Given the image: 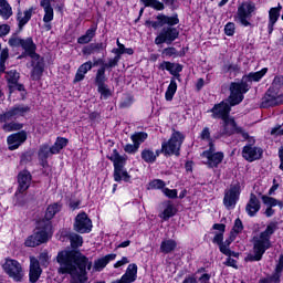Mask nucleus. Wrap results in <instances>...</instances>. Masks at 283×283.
<instances>
[{"label": "nucleus", "mask_w": 283, "mask_h": 283, "mask_svg": "<svg viewBox=\"0 0 283 283\" xmlns=\"http://www.w3.org/2000/svg\"><path fill=\"white\" fill-rule=\"evenodd\" d=\"M56 262L59 275H71L72 283L87 282V270H92V261L76 251H62L57 253Z\"/></svg>", "instance_id": "nucleus-1"}, {"label": "nucleus", "mask_w": 283, "mask_h": 283, "mask_svg": "<svg viewBox=\"0 0 283 283\" xmlns=\"http://www.w3.org/2000/svg\"><path fill=\"white\" fill-rule=\"evenodd\" d=\"M229 90V97L210 109L212 118H220L221 120L229 118L231 107H235V105H240L244 101V94L249 92V84L244 82L243 77L240 82H232Z\"/></svg>", "instance_id": "nucleus-2"}, {"label": "nucleus", "mask_w": 283, "mask_h": 283, "mask_svg": "<svg viewBox=\"0 0 283 283\" xmlns=\"http://www.w3.org/2000/svg\"><path fill=\"white\" fill-rule=\"evenodd\" d=\"M275 231H277V223L271 222L265 231L253 238V253L247 255L245 262H260L262 260V255L266 253L268 249H271V237Z\"/></svg>", "instance_id": "nucleus-3"}, {"label": "nucleus", "mask_w": 283, "mask_h": 283, "mask_svg": "<svg viewBox=\"0 0 283 283\" xmlns=\"http://www.w3.org/2000/svg\"><path fill=\"white\" fill-rule=\"evenodd\" d=\"M185 142V135L180 132H174L170 139L164 142L161 144V149H157L155 151V158L164 154L165 156H180V147H182V143Z\"/></svg>", "instance_id": "nucleus-4"}, {"label": "nucleus", "mask_w": 283, "mask_h": 283, "mask_svg": "<svg viewBox=\"0 0 283 283\" xmlns=\"http://www.w3.org/2000/svg\"><path fill=\"white\" fill-rule=\"evenodd\" d=\"M52 233V226L50 222H38L36 231L27 238L24 244L25 247H39L40 244H44L48 241V238Z\"/></svg>", "instance_id": "nucleus-5"}, {"label": "nucleus", "mask_w": 283, "mask_h": 283, "mask_svg": "<svg viewBox=\"0 0 283 283\" xmlns=\"http://www.w3.org/2000/svg\"><path fill=\"white\" fill-rule=\"evenodd\" d=\"M114 165V180L115 182H120V180H124V182H129L132 179V176L125 170V164L127 163V158L124 156H120L118 154V150L114 149L113 155L109 158Z\"/></svg>", "instance_id": "nucleus-6"}, {"label": "nucleus", "mask_w": 283, "mask_h": 283, "mask_svg": "<svg viewBox=\"0 0 283 283\" xmlns=\"http://www.w3.org/2000/svg\"><path fill=\"white\" fill-rule=\"evenodd\" d=\"M255 3L252 1L242 2L237 10L235 21L242 28H253V23L251 19L253 17V12H255Z\"/></svg>", "instance_id": "nucleus-7"}, {"label": "nucleus", "mask_w": 283, "mask_h": 283, "mask_svg": "<svg viewBox=\"0 0 283 283\" xmlns=\"http://www.w3.org/2000/svg\"><path fill=\"white\" fill-rule=\"evenodd\" d=\"M233 134H241L242 138H249V133H247L242 127H239L235 119L231 116L222 119V128L214 136V138H222V136H233Z\"/></svg>", "instance_id": "nucleus-8"}, {"label": "nucleus", "mask_w": 283, "mask_h": 283, "mask_svg": "<svg viewBox=\"0 0 283 283\" xmlns=\"http://www.w3.org/2000/svg\"><path fill=\"white\" fill-rule=\"evenodd\" d=\"M2 268L11 280L14 282H23L25 273L23 272V266L21 263H19V261L14 259H7Z\"/></svg>", "instance_id": "nucleus-9"}, {"label": "nucleus", "mask_w": 283, "mask_h": 283, "mask_svg": "<svg viewBox=\"0 0 283 283\" xmlns=\"http://www.w3.org/2000/svg\"><path fill=\"white\" fill-rule=\"evenodd\" d=\"M178 36H180V31L174 28V25L164 27L156 36L155 44L163 45V43H167V45H171Z\"/></svg>", "instance_id": "nucleus-10"}, {"label": "nucleus", "mask_w": 283, "mask_h": 283, "mask_svg": "<svg viewBox=\"0 0 283 283\" xmlns=\"http://www.w3.org/2000/svg\"><path fill=\"white\" fill-rule=\"evenodd\" d=\"M201 156L202 158H206L205 165H207L210 169L218 167V165L224 160V153H216V146L211 142L209 143V149L205 150Z\"/></svg>", "instance_id": "nucleus-11"}, {"label": "nucleus", "mask_w": 283, "mask_h": 283, "mask_svg": "<svg viewBox=\"0 0 283 283\" xmlns=\"http://www.w3.org/2000/svg\"><path fill=\"white\" fill-rule=\"evenodd\" d=\"M240 184L231 185L229 189H226L223 197V206L226 209H235V205L240 200Z\"/></svg>", "instance_id": "nucleus-12"}, {"label": "nucleus", "mask_w": 283, "mask_h": 283, "mask_svg": "<svg viewBox=\"0 0 283 283\" xmlns=\"http://www.w3.org/2000/svg\"><path fill=\"white\" fill-rule=\"evenodd\" d=\"M180 20L178 19V14H174L172 17L158 14L156 17V21L148 20L145 22L147 28H154V30H158V28H163L164 25H178Z\"/></svg>", "instance_id": "nucleus-13"}, {"label": "nucleus", "mask_w": 283, "mask_h": 283, "mask_svg": "<svg viewBox=\"0 0 283 283\" xmlns=\"http://www.w3.org/2000/svg\"><path fill=\"white\" fill-rule=\"evenodd\" d=\"M73 227L77 233H90L92 231V219L85 212L78 213L75 217Z\"/></svg>", "instance_id": "nucleus-14"}, {"label": "nucleus", "mask_w": 283, "mask_h": 283, "mask_svg": "<svg viewBox=\"0 0 283 283\" xmlns=\"http://www.w3.org/2000/svg\"><path fill=\"white\" fill-rule=\"evenodd\" d=\"M25 140H28V133L25 130H21L10 135L7 138V143L9 145L10 151H14V149H19V147H21V145H23Z\"/></svg>", "instance_id": "nucleus-15"}, {"label": "nucleus", "mask_w": 283, "mask_h": 283, "mask_svg": "<svg viewBox=\"0 0 283 283\" xmlns=\"http://www.w3.org/2000/svg\"><path fill=\"white\" fill-rule=\"evenodd\" d=\"M18 190L15 196L19 193H23L30 189V185H32V175L28 170H22L18 175Z\"/></svg>", "instance_id": "nucleus-16"}, {"label": "nucleus", "mask_w": 283, "mask_h": 283, "mask_svg": "<svg viewBox=\"0 0 283 283\" xmlns=\"http://www.w3.org/2000/svg\"><path fill=\"white\" fill-rule=\"evenodd\" d=\"M263 150L260 147H253L251 145H247L242 149V156L244 160L248 163H253L254 160H260L262 158Z\"/></svg>", "instance_id": "nucleus-17"}, {"label": "nucleus", "mask_w": 283, "mask_h": 283, "mask_svg": "<svg viewBox=\"0 0 283 283\" xmlns=\"http://www.w3.org/2000/svg\"><path fill=\"white\" fill-rule=\"evenodd\" d=\"M32 59V71H31V78L32 81H41V76H43V70L45 67V63L43 62V57L38 55V57Z\"/></svg>", "instance_id": "nucleus-18"}, {"label": "nucleus", "mask_w": 283, "mask_h": 283, "mask_svg": "<svg viewBox=\"0 0 283 283\" xmlns=\"http://www.w3.org/2000/svg\"><path fill=\"white\" fill-rule=\"evenodd\" d=\"M42 273H43V270H41L39 260H36V258L34 256H31L30 270H29V282L31 283L39 282V277H41Z\"/></svg>", "instance_id": "nucleus-19"}, {"label": "nucleus", "mask_w": 283, "mask_h": 283, "mask_svg": "<svg viewBox=\"0 0 283 283\" xmlns=\"http://www.w3.org/2000/svg\"><path fill=\"white\" fill-rule=\"evenodd\" d=\"M107 48L106 43L103 42H94L83 46L82 54L84 56H92V54H101Z\"/></svg>", "instance_id": "nucleus-20"}, {"label": "nucleus", "mask_w": 283, "mask_h": 283, "mask_svg": "<svg viewBox=\"0 0 283 283\" xmlns=\"http://www.w3.org/2000/svg\"><path fill=\"white\" fill-rule=\"evenodd\" d=\"M261 205H260V199H258V196L254 193L250 195V199L245 206V211L250 218H253L256 216L258 211H260Z\"/></svg>", "instance_id": "nucleus-21"}, {"label": "nucleus", "mask_w": 283, "mask_h": 283, "mask_svg": "<svg viewBox=\"0 0 283 283\" xmlns=\"http://www.w3.org/2000/svg\"><path fill=\"white\" fill-rule=\"evenodd\" d=\"M22 50L30 56V59H39V54L36 53V44L32 38L22 39L21 44Z\"/></svg>", "instance_id": "nucleus-22"}, {"label": "nucleus", "mask_w": 283, "mask_h": 283, "mask_svg": "<svg viewBox=\"0 0 283 283\" xmlns=\"http://www.w3.org/2000/svg\"><path fill=\"white\" fill-rule=\"evenodd\" d=\"M280 12H282V6L279 4L275 8H271L269 11V24L268 30L269 34H273V27L277 23V19H280Z\"/></svg>", "instance_id": "nucleus-23"}, {"label": "nucleus", "mask_w": 283, "mask_h": 283, "mask_svg": "<svg viewBox=\"0 0 283 283\" xmlns=\"http://www.w3.org/2000/svg\"><path fill=\"white\" fill-rule=\"evenodd\" d=\"M59 211H61V205H59V203L50 205L46 208L44 219H42L38 222H44V224H48V222H49L52 226V221H50V220H52V218H54V216H56V213H59Z\"/></svg>", "instance_id": "nucleus-24"}, {"label": "nucleus", "mask_w": 283, "mask_h": 283, "mask_svg": "<svg viewBox=\"0 0 283 283\" xmlns=\"http://www.w3.org/2000/svg\"><path fill=\"white\" fill-rule=\"evenodd\" d=\"M112 260H116V254H107L101 259L95 260L93 269L94 271H103L112 262Z\"/></svg>", "instance_id": "nucleus-25"}, {"label": "nucleus", "mask_w": 283, "mask_h": 283, "mask_svg": "<svg viewBox=\"0 0 283 283\" xmlns=\"http://www.w3.org/2000/svg\"><path fill=\"white\" fill-rule=\"evenodd\" d=\"M92 67H93L92 61L83 63L77 69V72H76L75 78H74V83H81V81H83V78H85V74H87V72H90V70H92Z\"/></svg>", "instance_id": "nucleus-26"}, {"label": "nucleus", "mask_w": 283, "mask_h": 283, "mask_svg": "<svg viewBox=\"0 0 283 283\" xmlns=\"http://www.w3.org/2000/svg\"><path fill=\"white\" fill-rule=\"evenodd\" d=\"M32 12H34V8L25 10L23 13L21 11L18 12V25L20 30H23V27L32 19Z\"/></svg>", "instance_id": "nucleus-27"}, {"label": "nucleus", "mask_w": 283, "mask_h": 283, "mask_svg": "<svg viewBox=\"0 0 283 283\" xmlns=\"http://www.w3.org/2000/svg\"><path fill=\"white\" fill-rule=\"evenodd\" d=\"M275 106H277L276 99H275V93L269 90L265 93L264 97L262 98L261 107L266 109L269 107H275Z\"/></svg>", "instance_id": "nucleus-28"}, {"label": "nucleus", "mask_w": 283, "mask_h": 283, "mask_svg": "<svg viewBox=\"0 0 283 283\" xmlns=\"http://www.w3.org/2000/svg\"><path fill=\"white\" fill-rule=\"evenodd\" d=\"M177 247H178V243L176 242V240L165 239L164 241H161L159 249L161 253L167 254V253H174Z\"/></svg>", "instance_id": "nucleus-29"}, {"label": "nucleus", "mask_w": 283, "mask_h": 283, "mask_svg": "<svg viewBox=\"0 0 283 283\" xmlns=\"http://www.w3.org/2000/svg\"><path fill=\"white\" fill-rule=\"evenodd\" d=\"M214 231H219L214 233V238L212 240L213 244H218L220 247V243L222 240H224V229H227V226L224 223H216L213 224Z\"/></svg>", "instance_id": "nucleus-30"}, {"label": "nucleus", "mask_w": 283, "mask_h": 283, "mask_svg": "<svg viewBox=\"0 0 283 283\" xmlns=\"http://www.w3.org/2000/svg\"><path fill=\"white\" fill-rule=\"evenodd\" d=\"M96 36V27H91L84 35L77 39L80 45H86V43H92V40Z\"/></svg>", "instance_id": "nucleus-31"}, {"label": "nucleus", "mask_w": 283, "mask_h": 283, "mask_svg": "<svg viewBox=\"0 0 283 283\" xmlns=\"http://www.w3.org/2000/svg\"><path fill=\"white\" fill-rule=\"evenodd\" d=\"M159 67L160 70H167V72H169L172 76L182 72L181 64H176L171 62H163Z\"/></svg>", "instance_id": "nucleus-32"}, {"label": "nucleus", "mask_w": 283, "mask_h": 283, "mask_svg": "<svg viewBox=\"0 0 283 283\" xmlns=\"http://www.w3.org/2000/svg\"><path fill=\"white\" fill-rule=\"evenodd\" d=\"M261 200L263 202V205H265L266 207L273 208V207H280V209L283 208V201H280L273 197H269L266 195H263L261 197Z\"/></svg>", "instance_id": "nucleus-33"}, {"label": "nucleus", "mask_w": 283, "mask_h": 283, "mask_svg": "<svg viewBox=\"0 0 283 283\" xmlns=\"http://www.w3.org/2000/svg\"><path fill=\"white\" fill-rule=\"evenodd\" d=\"M177 91H178V84L176 83V78H171L170 84L168 85L167 91L165 93L166 101H174V96Z\"/></svg>", "instance_id": "nucleus-34"}, {"label": "nucleus", "mask_w": 283, "mask_h": 283, "mask_svg": "<svg viewBox=\"0 0 283 283\" xmlns=\"http://www.w3.org/2000/svg\"><path fill=\"white\" fill-rule=\"evenodd\" d=\"M0 17L4 20L12 17V7H10V3H8L7 0H2L0 4Z\"/></svg>", "instance_id": "nucleus-35"}, {"label": "nucleus", "mask_w": 283, "mask_h": 283, "mask_svg": "<svg viewBox=\"0 0 283 283\" xmlns=\"http://www.w3.org/2000/svg\"><path fill=\"white\" fill-rule=\"evenodd\" d=\"M148 137H149V135L147 133H145V132H137V133H134L130 136V140L133 143H135V145L137 147H140V145H143V143H145Z\"/></svg>", "instance_id": "nucleus-36"}, {"label": "nucleus", "mask_w": 283, "mask_h": 283, "mask_svg": "<svg viewBox=\"0 0 283 283\" xmlns=\"http://www.w3.org/2000/svg\"><path fill=\"white\" fill-rule=\"evenodd\" d=\"M177 210L176 207H174V205L171 203H167L166 208L164 209V211L161 212V214L159 216L163 220H165V222H167V220H169V218H174V216H176Z\"/></svg>", "instance_id": "nucleus-37"}, {"label": "nucleus", "mask_w": 283, "mask_h": 283, "mask_svg": "<svg viewBox=\"0 0 283 283\" xmlns=\"http://www.w3.org/2000/svg\"><path fill=\"white\" fill-rule=\"evenodd\" d=\"M11 112H13V116L19 118V116H25L30 112V106L24 104H19L11 107Z\"/></svg>", "instance_id": "nucleus-38"}, {"label": "nucleus", "mask_w": 283, "mask_h": 283, "mask_svg": "<svg viewBox=\"0 0 283 283\" xmlns=\"http://www.w3.org/2000/svg\"><path fill=\"white\" fill-rule=\"evenodd\" d=\"M142 159L144 160V163H148V165H151V164L156 163V155H155L154 150H151L149 148H145L142 151Z\"/></svg>", "instance_id": "nucleus-39"}, {"label": "nucleus", "mask_w": 283, "mask_h": 283, "mask_svg": "<svg viewBox=\"0 0 283 283\" xmlns=\"http://www.w3.org/2000/svg\"><path fill=\"white\" fill-rule=\"evenodd\" d=\"M67 146V138L57 137L54 145L51 147V154H59L63 147Z\"/></svg>", "instance_id": "nucleus-40"}, {"label": "nucleus", "mask_w": 283, "mask_h": 283, "mask_svg": "<svg viewBox=\"0 0 283 283\" xmlns=\"http://www.w3.org/2000/svg\"><path fill=\"white\" fill-rule=\"evenodd\" d=\"M41 8L44 9V17L43 21L44 23H50V21H53L54 19V9L52 8V4H40Z\"/></svg>", "instance_id": "nucleus-41"}, {"label": "nucleus", "mask_w": 283, "mask_h": 283, "mask_svg": "<svg viewBox=\"0 0 283 283\" xmlns=\"http://www.w3.org/2000/svg\"><path fill=\"white\" fill-rule=\"evenodd\" d=\"M52 155V147H50L48 144L42 145L38 153L40 160H48V158H50Z\"/></svg>", "instance_id": "nucleus-42"}, {"label": "nucleus", "mask_w": 283, "mask_h": 283, "mask_svg": "<svg viewBox=\"0 0 283 283\" xmlns=\"http://www.w3.org/2000/svg\"><path fill=\"white\" fill-rule=\"evenodd\" d=\"M69 239H70L72 249H78V247H83V237H81V234L71 233L69 235Z\"/></svg>", "instance_id": "nucleus-43"}, {"label": "nucleus", "mask_w": 283, "mask_h": 283, "mask_svg": "<svg viewBox=\"0 0 283 283\" xmlns=\"http://www.w3.org/2000/svg\"><path fill=\"white\" fill-rule=\"evenodd\" d=\"M7 83L8 85H14V83H19V78H21V74L17 72V70H11L7 72Z\"/></svg>", "instance_id": "nucleus-44"}, {"label": "nucleus", "mask_w": 283, "mask_h": 283, "mask_svg": "<svg viewBox=\"0 0 283 283\" xmlns=\"http://www.w3.org/2000/svg\"><path fill=\"white\" fill-rule=\"evenodd\" d=\"M146 8H154V10H165V4L158 0H142Z\"/></svg>", "instance_id": "nucleus-45"}, {"label": "nucleus", "mask_w": 283, "mask_h": 283, "mask_svg": "<svg viewBox=\"0 0 283 283\" xmlns=\"http://www.w3.org/2000/svg\"><path fill=\"white\" fill-rule=\"evenodd\" d=\"M97 92L101 94V98L103 101H107L109 96H112V90H109V86L107 84H102L97 86Z\"/></svg>", "instance_id": "nucleus-46"}, {"label": "nucleus", "mask_w": 283, "mask_h": 283, "mask_svg": "<svg viewBox=\"0 0 283 283\" xmlns=\"http://www.w3.org/2000/svg\"><path fill=\"white\" fill-rule=\"evenodd\" d=\"M231 242H233L232 238L219 243V250L223 253V255H228L229 258H231V250L229 249Z\"/></svg>", "instance_id": "nucleus-47"}, {"label": "nucleus", "mask_w": 283, "mask_h": 283, "mask_svg": "<svg viewBox=\"0 0 283 283\" xmlns=\"http://www.w3.org/2000/svg\"><path fill=\"white\" fill-rule=\"evenodd\" d=\"M269 72V69L264 67L261 71L254 72V73H249L247 76L248 81H260L265 74Z\"/></svg>", "instance_id": "nucleus-48"}, {"label": "nucleus", "mask_w": 283, "mask_h": 283, "mask_svg": "<svg viewBox=\"0 0 283 283\" xmlns=\"http://www.w3.org/2000/svg\"><path fill=\"white\" fill-rule=\"evenodd\" d=\"M105 81H107V77L105 76V69L99 67L95 75V84L97 86L105 85Z\"/></svg>", "instance_id": "nucleus-49"}, {"label": "nucleus", "mask_w": 283, "mask_h": 283, "mask_svg": "<svg viewBox=\"0 0 283 283\" xmlns=\"http://www.w3.org/2000/svg\"><path fill=\"white\" fill-rule=\"evenodd\" d=\"M2 129L4 132H19V129H23V124H19V123H14V122L6 123L2 126Z\"/></svg>", "instance_id": "nucleus-50"}, {"label": "nucleus", "mask_w": 283, "mask_h": 283, "mask_svg": "<svg viewBox=\"0 0 283 283\" xmlns=\"http://www.w3.org/2000/svg\"><path fill=\"white\" fill-rule=\"evenodd\" d=\"M8 49H3L0 53V73L3 74L6 72V61L9 59Z\"/></svg>", "instance_id": "nucleus-51"}, {"label": "nucleus", "mask_w": 283, "mask_h": 283, "mask_svg": "<svg viewBox=\"0 0 283 283\" xmlns=\"http://www.w3.org/2000/svg\"><path fill=\"white\" fill-rule=\"evenodd\" d=\"M118 61H120V56L115 55L113 59L108 60V63H104L101 67L106 72V70L116 67V65H118Z\"/></svg>", "instance_id": "nucleus-52"}, {"label": "nucleus", "mask_w": 283, "mask_h": 283, "mask_svg": "<svg viewBox=\"0 0 283 283\" xmlns=\"http://www.w3.org/2000/svg\"><path fill=\"white\" fill-rule=\"evenodd\" d=\"M9 94L14 92H25V86L23 84H19V82H14V84H9Z\"/></svg>", "instance_id": "nucleus-53"}, {"label": "nucleus", "mask_w": 283, "mask_h": 283, "mask_svg": "<svg viewBox=\"0 0 283 283\" xmlns=\"http://www.w3.org/2000/svg\"><path fill=\"white\" fill-rule=\"evenodd\" d=\"M14 113L10 108L8 112L0 114V123H8L9 120H14Z\"/></svg>", "instance_id": "nucleus-54"}, {"label": "nucleus", "mask_w": 283, "mask_h": 283, "mask_svg": "<svg viewBox=\"0 0 283 283\" xmlns=\"http://www.w3.org/2000/svg\"><path fill=\"white\" fill-rule=\"evenodd\" d=\"M280 274L274 273L268 277L261 279L259 283H280Z\"/></svg>", "instance_id": "nucleus-55"}, {"label": "nucleus", "mask_w": 283, "mask_h": 283, "mask_svg": "<svg viewBox=\"0 0 283 283\" xmlns=\"http://www.w3.org/2000/svg\"><path fill=\"white\" fill-rule=\"evenodd\" d=\"M22 41H23V39L17 36V35H13L9 39V45H10V48H21Z\"/></svg>", "instance_id": "nucleus-56"}, {"label": "nucleus", "mask_w": 283, "mask_h": 283, "mask_svg": "<svg viewBox=\"0 0 283 283\" xmlns=\"http://www.w3.org/2000/svg\"><path fill=\"white\" fill-rule=\"evenodd\" d=\"M224 33L227 36H233V34H235V23L228 22L224 27Z\"/></svg>", "instance_id": "nucleus-57"}, {"label": "nucleus", "mask_w": 283, "mask_h": 283, "mask_svg": "<svg viewBox=\"0 0 283 283\" xmlns=\"http://www.w3.org/2000/svg\"><path fill=\"white\" fill-rule=\"evenodd\" d=\"M164 187H165V181H163L160 179H155L149 182L150 189H164Z\"/></svg>", "instance_id": "nucleus-58"}, {"label": "nucleus", "mask_w": 283, "mask_h": 283, "mask_svg": "<svg viewBox=\"0 0 283 283\" xmlns=\"http://www.w3.org/2000/svg\"><path fill=\"white\" fill-rule=\"evenodd\" d=\"M161 54L164 56H178V51L174 46H169L163 50Z\"/></svg>", "instance_id": "nucleus-59"}, {"label": "nucleus", "mask_w": 283, "mask_h": 283, "mask_svg": "<svg viewBox=\"0 0 283 283\" xmlns=\"http://www.w3.org/2000/svg\"><path fill=\"white\" fill-rule=\"evenodd\" d=\"M244 229V226L242 224V220L235 219L234 226L232 228L233 233H242V230Z\"/></svg>", "instance_id": "nucleus-60"}, {"label": "nucleus", "mask_w": 283, "mask_h": 283, "mask_svg": "<svg viewBox=\"0 0 283 283\" xmlns=\"http://www.w3.org/2000/svg\"><path fill=\"white\" fill-rule=\"evenodd\" d=\"M139 146H137L135 143L133 144H127L124 147V151H126V154H136L138 151Z\"/></svg>", "instance_id": "nucleus-61"}, {"label": "nucleus", "mask_w": 283, "mask_h": 283, "mask_svg": "<svg viewBox=\"0 0 283 283\" xmlns=\"http://www.w3.org/2000/svg\"><path fill=\"white\" fill-rule=\"evenodd\" d=\"M201 140H209V143H213L211 140V132L209 130V127H205L200 134Z\"/></svg>", "instance_id": "nucleus-62"}, {"label": "nucleus", "mask_w": 283, "mask_h": 283, "mask_svg": "<svg viewBox=\"0 0 283 283\" xmlns=\"http://www.w3.org/2000/svg\"><path fill=\"white\" fill-rule=\"evenodd\" d=\"M164 193L165 196H167L168 198H177L178 197V190L176 189H169V188H165L164 189Z\"/></svg>", "instance_id": "nucleus-63"}, {"label": "nucleus", "mask_w": 283, "mask_h": 283, "mask_svg": "<svg viewBox=\"0 0 283 283\" xmlns=\"http://www.w3.org/2000/svg\"><path fill=\"white\" fill-rule=\"evenodd\" d=\"M182 283H198V279L196 277V275H187Z\"/></svg>", "instance_id": "nucleus-64"}]
</instances>
